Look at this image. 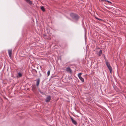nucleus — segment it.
I'll list each match as a JSON object with an SVG mask.
<instances>
[{"instance_id":"10","label":"nucleus","mask_w":126,"mask_h":126,"mask_svg":"<svg viewBox=\"0 0 126 126\" xmlns=\"http://www.w3.org/2000/svg\"><path fill=\"white\" fill-rule=\"evenodd\" d=\"M22 76V74L20 72H19L17 73V78L20 77Z\"/></svg>"},{"instance_id":"1","label":"nucleus","mask_w":126,"mask_h":126,"mask_svg":"<svg viewBox=\"0 0 126 126\" xmlns=\"http://www.w3.org/2000/svg\"><path fill=\"white\" fill-rule=\"evenodd\" d=\"M70 15L73 19L76 21L78 20L79 18V16L78 15L73 13H71Z\"/></svg>"},{"instance_id":"15","label":"nucleus","mask_w":126,"mask_h":126,"mask_svg":"<svg viewBox=\"0 0 126 126\" xmlns=\"http://www.w3.org/2000/svg\"><path fill=\"white\" fill-rule=\"evenodd\" d=\"M50 71L49 70L47 72V76H49L50 74Z\"/></svg>"},{"instance_id":"2","label":"nucleus","mask_w":126,"mask_h":126,"mask_svg":"<svg viewBox=\"0 0 126 126\" xmlns=\"http://www.w3.org/2000/svg\"><path fill=\"white\" fill-rule=\"evenodd\" d=\"M82 73H79L78 74V76L79 77L80 79L82 81V82H83L84 81V79L81 77V75Z\"/></svg>"},{"instance_id":"4","label":"nucleus","mask_w":126,"mask_h":126,"mask_svg":"<svg viewBox=\"0 0 126 126\" xmlns=\"http://www.w3.org/2000/svg\"><path fill=\"white\" fill-rule=\"evenodd\" d=\"M66 71L70 73H72V70L70 67H68L66 68Z\"/></svg>"},{"instance_id":"7","label":"nucleus","mask_w":126,"mask_h":126,"mask_svg":"<svg viewBox=\"0 0 126 126\" xmlns=\"http://www.w3.org/2000/svg\"><path fill=\"white\" fill-rule=\"evenodd\" d=\"M32 72L33 73H35L34 74H33V76H36V75L35 74L37 73V72L35 70H32Z\"/></svg>"},{"instance_id":"16","label":"nucleus","mask_w":126,"mask_h":126,"mask_svg":"<svg viewBox=\"0 0 126 126\" xmlns=\"http://www.w3.org/2000/svg\"><path fill=\"white\" fill-rule=\"evenodd\" d=\"M106 2H108V3H110V4H112V3L110 1H109L108 0H106Z\"/></svg>"},{"instance_id":"3","label":"nucleus","mask_w":126,"mask_h":126,"mask_svg":"<svg viewBox=\"0 0 126 126\" xmlns=\"http://www.w3.org/2000/svg\"><path fill=\"white\" fill-rule=\"evenodd\" d=\"M51 99V97L50 96H47L46 99V102H48L50 101Z\"/></svg>"},{"instance_id":"20","label":"nucleus","mask_w":126,"mask_h":126,"mask_svg":"<svg viewBox=\"0 0 126 126\" xmlns=\"http://www.w3.org/2000/svg\"><path fill=\"white\" fill-rule=\"evenodd\" d=\"M7 71H8V68L7 69Z\"/></svg>"},{"instance_id":"19","label":"nucleus","mask_w":126,"mask_h":126,"mask_svg":"<svg viewBox=\"0 0 126 126\" xmlns=\"http://www.w3.org/2000/svg\"><path fill=\"white\" fill-rule=\"evenodd\" d=\"M0 79H2V76H0Z\"/></svg>"},{"instance_id":"14","label":"nucleus","mask_w":126,"mask_h":126,"mask_svg":"<svg viewBox=\"0 0 126 126\" xmlns=\"http://www.w3.org/2000/svg\"><path fill=\"white\" fill-rule=\"evenodd\" d=\"M41 9L43 11V12H44L45 11V8L44 7L42 6L41 7Z\"/></svg>"},{"instance_id":"12","label":"nucleus","mask_w":126,"mask_h":126,"mask_svg":"<svg viewBox=\"0 0 126 126\" xmlns=\"http://www.w3.org/2000/svg\"><path fill=\"white\" fill-rule=\"evenodd\" d=\"M102 50H100L99 51L98 53V55L99 56H100L102 53Z\"/></svg>"},{"instance_id":"11","label":"nucleus","mask_w":126,"mask_h":126,"mask_svg":"<svg viewBox=\"0 0 126 126\" xmlns=\"http://www.w3.org/2000/svg\"><path fill=\"white\" fill-rule=\"evenodd\" d=\"M25 1L30 4H32V2L31 1H30V0H25Z\"/></svg>"},{"instance_id":"13","label":"nucleus","mask_w":126,"mask_h":126,"mask_svg":"<svg viewBox=\"0 0 126 126\" xmlns=\"http://www.w3.org/2000/svg\"><path fill=\"white\" fill-rule=\"evenodd\" d=\"M106 65L107 66V67L109 66L110 65L109 63L108 62H107L106 63Z\"/></svg>"},{"instance_id":"17","label":"nucleus","mask_w":126,"mask_h":126,"mask_svg":"<svg viewBox=\"0 0 126 126\" xmlns=\"http://www.w3.org/2000/svg\"><path fill=\"white\" fill-rule=\"evenodd\" d=\"M95 18L97 19L98 20H101V19H100L98 18L97 17H95Z\"/></svg>"},{"instance_id":"9","label":"nucleus","mask_w":126,"mask_h":126,"mask_svg":"<svg viewBox=\"0 0 126 126\" xmlns=\"http://www.w3.org/2000/svg\"><path fill=\"white\" fill-rule=\"evenodd\" d=\"M110 70V72L111 73L112 69V68L111 66L110 65L109 66L107 67Z\"/></svg>"},{"instance_id":"8","label":"nucleus","mask_w":126,"mask_h":126,"mask_svg":"<svg viewBox=\"0 0 126 126\" xmlns=\"http://www.w3.org/2000/svg\"><path fill=\"white\" fill-rule=\"evenodd\" d=\"M40 82V79H37V81L36 82V85L37 86H38Z\"/></svg>"},{"instance_id":"18","label":"nucleus","mask_w":126,"mask_h":126,"mask_svg":"<svg viewBox=\"0 0 126 126\" xmlns=\"http://www.w3.org/2000/svg\"><path fill=\"white\" fill-rule=\"evenodd\" d=\"M102 1H106V0H101Z\"/></svg>"},{"instance_id":"6","label":"nucleus","mask_w":126,"mask_h":126,"mask_svg":"<svg viewBox=\"0 0 126 126\" xmlns=\"http://www.w3.org/2000/svg\"><path fill=\"white\" fill-rule=\"evenodd\" d=\"M8 53L10 58H11V55L12 54V50L10 49L8 50Z\"/></svg>"},{"instance_id":"5","label":"nucleus","mask_w":126,"mask_h":126,"mask_svg":"<svg viewBox=\"0 0 126 126\" xmlns=\"http://www.w3.org/2000/svg\"><path fill=\"white\" fill-rule=\"evenodd\" d=\"M71 118L72 123L75 125H77V123L76 121L73 119L72 117H71Z\"/></svg>"}]
</instances>
